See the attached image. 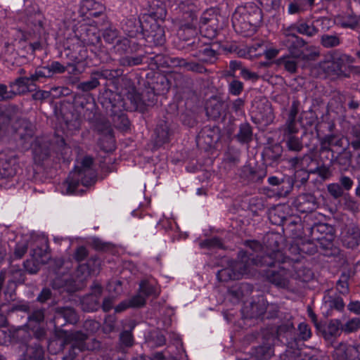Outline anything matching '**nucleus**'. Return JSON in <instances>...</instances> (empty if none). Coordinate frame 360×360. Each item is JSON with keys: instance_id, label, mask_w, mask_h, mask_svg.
Segmentation results:
<instances>
[{"instance_id": "774afa93", "label": "nucleus", "mask_w": 360, "mask_h": 360, "mask_svg": "<svg viewBox=\"0 0 360 360\" xmlns=\"http://www.w3.org/2000/svg\"><path fill=\"white\" fill-rule=\"evenodd\" d=\"M165 358V356L162 353L158 352L153 355V360H163Z\"/></svg>"}, {"instance_id": "58836bf2", "label": "nucleus", "mask_w": 360, "mask_h": 360, "mask_svg": "<svg viewBox=\"0 0 360 360\" xmlns=\"http://www.w3.org/2000/svg\"><path fill=\"white\" fill-rule=\"evenodd\" d=\"M181 65L185 66V68L187 70L198 72H202L205 70V68L202 65H200L198 63H186L184 62V63H181Z\"/></svg>"}, {"instance_id": "49530a36", "label": "nucleus", "mask_w": 360, "mask_h": 360, "mask_svg": "<svg viewBox=\"0 0 360 360\" xmlns=\"http://www.w3.org/2000/svg\"><path fill=\"white\" fill-rule=\"evenodd\" d=\"M345 206L352 211H356L358 209L357 202L350 198H345Z\"/></svg>"}, {"instance_id": "a878e982", "label": "nucleus", "mask_w": 360, "mask_h": 360, "mask_svg": "<svg viewBox=\"0 0 360 360\" xmlns=\"http://www.w3.org/2000/svg\"><path fill=\"white\" fill-rule=\"evenodd\" d=\"M321 43L326 47H332L339 44V39L336 36L326 35L321 38Z\"/></svg>"}, {"instance_id": "7c9ffc66", "label": "nucleus", "mask_w": 360, "mask_h": 360, "mask_svg": "<svg viewBox=\"0 0 360 360\" xmlns=\"http://www.w3.org/2000/svg\"><path fill=\"white\" fill-rule=\"evenodd\" d=\"M129 302L131 307H139L145 304L146 299L144 295L139 292L138 295L129 300Z\"/></svg>"}, {"instance_id": "69168bd1", "label": "nucleus", "mask_w": 360, "mask_h": 360, "mask_svg": "<svg viewBox=\"0 0 360 360\" xmlns=\"http://www.w3.org/2000/svg\"><path fill=\"white\" fill-rule=\"evenodd\" d=\"M141 62H142V58H141V57L133 58L129 61V64L132 65H139V64L141 63Z\"/></svg>"}, {"instance_id": "e2e57ef3", "label": "nucleus", "mask_w": 360, "mask_h": 360, "mask_svg": "<svg viewBox=\"0 0 360 360\" xmlns=\"http://www.w3.org/2000/svg\"><path fill=\"white\" fill-rule=\"evenodd\" d=\"M233 108L236 111L240 110L241 106L243 105V101L241 99H238L233 103Z\"/></svg>"}, {"instance_id": "79ce46f5", "label": "nucleus", "mask_w": 360, "mask_h": 360, "mask_svg": "<svg viewBox=\"0 0 360 360\" xmlns=\"http://www.w3.org/2000/svg\"><path fill=\"white\" fill-rule=\"evenodd\" d=\"M51 290L48 288H44L37 297V300L40 302H44L51 297Z\"/></svg>"}, {"instance_id": "dca6fc26", "label": "nucleus", "mask_w": 360, "mask_h": 360, "mask_svg": "<svg viewBox=\"0 0 360 360\" xmlns=\"http://www.w3.org/2000/svg\"><path fill=\"white\" fill-rule=\"evenodd\" d=\"M16 160L11 158L8 160L1 159L0 167L5 171V175L13 176L16 172Z\"/></svg>"}, {"instance_id": "6e6552de", "label": "nucleus", "mask_w": 360, "mask_h": 360, "mask_svg": "<svg viewBox=\"0 0 360 360\" xmlns=\"http://www.w3.org/2000/svg\"><path fill=\"white\" fill-rule=\"evenodd\" d=\"M341 60L337 55H330L320 64V67L328 75L330 73L339 75L341 72Z\"/></svg>"}, {"instance_id": "5701e85b", "label": "nucleus", "mask_w": 360, "mask_h": 360, "mask_svg": "<svg viewBox=\"0 0 360 360\" xmlns=\"http://www.w3.org/2000/svg\"><path fill=\"white\" fill-rule=\"evenodd\" d=\"M51 77V71L49 67H42L37 69L35 72V74L31 75L32 82H34L38 80L42 77Z\"/></svg>"}, {"instance_id": "a211bd4d", "label": "nucleus", "mask_w": 360, "mask_h": 360, "mask_svg": "<svg viewBox=\"0 0 360 360\" xmlns=\"http://www.w3.org/2000/svg\"><path fill=\"white\" fill-rule=\"evenodd\" d=\"M30 82H32L31 76L30 77H25L17 79L12 86L13 91H16L18 93L26 91Z\"/></svg>"}, {"instance_id": "c756f323", "label": "nucleus", "mask_w": 360, "mask_h": 360, "mask_svg": "<svg viewBox=\"0 0 360 360\" xmlns=\"http://www.w3.org/2000/svg\"><path fill=\"white\" fill-rule=\"evenodd\" d=\"M327 188L330 194L335 198H338L343 194L342 188L338 184H330Z\"/></svg>"}, {"instance_id": "aec40b11", "label": "nucleus", "mask_w": 360, "mask_h": 360, "mask_svg": "<svg viewBox=\"0 0 360 360\" xmlns=\"http://www.w3.org/2000/svg\"><path fill=\"white\" fill-rule=\"evenodd\" d=\"M151 32L148 37L151 38V41L155 45H161L165 42V34L163 29L160 26H156V30Z\"/></svg>"}, {"instance_id": "c9c22d12", "label": "nucleus", "mask_w": 360, "mask_h": 360, "mask_svg": "<svg viewBox=\"0 0 360 360\" xmlns=\"http://www.w3.org/2000/svg\"><path fill=\"white\" fill-rule=\"evenodd\" d=\"M242 89L243 84L238 80H233L229 84V91L233 95H238Z\"/></svg>"}, {"instance_id": "9d476101", "label": "nucleus", "mask_w": 360, "mask_h": 360, "mask_svg": "<svg viewBox=\"0 0 360 360\" xmlns=\"http://www.w3.org/2000/svg\"><path fill=\"white\" fill-rule=\"evenodd\" d=\"M103 10V6L94 0H83L81 2L80 12L82 15H89V17H96Z\"/></svg>"}, {"instance_id": "052dcab7", "label": "nucleus", "mask_w": 360, "mask_h": 360, "mask_svg": "<svg viewBox=\"0 0 360 360\" xmlns=\"http://www.w3.org/2000/svg\"><path fill=\"white\" fill-rule=\"evenodd\" d=\"M43 356V349L39 346H37L35 347L34 354L33 355V358L36 359H39Z\"/></svg>"}, {"instance_id": "0e129e2a", "label": "nucleus", "mask_w": 360, "mask_h": 360, "mask_svg": "<svg viewBox=\"0 0 360 360\" xmlns=\"http://www.w3.org/2000/svg\"><path fill=\"white\" fill-rule=\"evenodd\" d=\"M165 342V338L162 335H159L157 336V342L156 345L157 346H162Z\"/></svg>"}, {"instance_id": "8fccbe9b", "label": "nucleus", "mask_w": 360, "mask_h": 360, "mask_svg": "<svg viewBox=\"0 0 360 360\" xmlns=\"http://www.w3.org/2000/svg\"><path fill=\"white\" fill-rule=\"evenodd\" d=\"M240 75L245 79H256L257 77L256 74L251 72L246 69H242Z\"/></svg>"}, {"instance_id": "338daca9", "label": "nucleus", "mask_w": 360, "mask_h": 360, "mask_svg": "<svg viewBox=\"0 0 360 360\" xmlns=\"http://www.w3.org/2000/svg\"><path fill=\"white\" fill-rule=\"evenodd\" d=\"M268 181L270 184L276 186L279 184V179L276 176H271L268 179Z\"/></svg>"}, {"instance_id": "a18cd8bd", "label": "nucleus", "mask_w": 360, "mask_h": 360, "mask_svg": "<svg viewBox=\"0 0 360 360\" xmlns=\"http://www.w3.org/2000/svg\"><path fill=\"white\" fill-rule=\"evenodd\" d=\"M348 309L356 314H360V302L355 301L350 302L348 304Z\"/></svg>"}, {"instance_id": "2eb2a0df", "label": "nucleus", "mask_w": 360, "mask_h": 360, "mask_svg": "<svg viewBox=\"0 0 360 360\" xmlns=\"http://www.w3.org/2000/svg\"><path fill=\"white\" fill-rule=\"evenodd\" d=\"M101 287L99 285H96L92 290V293L90 295V298L94 300V302L90 306H85L86 300L82 301L83 309L84 310L91 311H94L97 309L98 306V297L101 294Z\"/></svg>"}, {"instance_id": "39448f33", "label": "nucleus", "mask_w": 360, "mask_h": 360, "mask_svg": "<svg viewBox=\"0 0 360 360\" xmlns=\"http://www.w3.org/2000/svg\"><path fill=\"white\" fill-rule=\"evenodd\" d=\"M88 340L86 334L81 332L71 333L67 338V342L72 344V348L78 349L79 351L94 349L99 346V343L94 340V345H89L86 342Z\"/></svg>"}, {"instance_id": "bf43d9fd", "label": "nucleus", "mask_w": 360, "mask_h": 360, "mask_svg": "<svg viewBox=\"0 0 360 360\" xmlns=\"http://www.w3.org/2000/svg\"><path fill=\"white\" fill-rule=\"evenodd\" d=\"M316 172L323 179H327L329 176V170L326 167L317 168Z\"/></svg>"}, {"instance_id": "37998d69", "label": "nucleus", "mask_w": 360, "mask_h": 360, "mask_svg": "<svg viewBox=\"0 0 360 360\" xmlns=\"http://www.w3.org/2000/svg\"><path fill=\"white\" fill-rule=\"evenodd\" d=\"M340 181L346 190H350L353 186V181L348 176H342L340 179Z\"/></svg>"}, {"instance_id": "f8f14e48", "label": "nucleus", "mask_w": 360, "mask_h": 360, "mask_svg": "<svg viewBox=\"0 0 360 360\" xmlns=\"http://www.w3.org/2000/svg\"><path fill=\"white\" fill-rule=\"evenodd\" d=\"M342 330H343L340 321L337 319H333L326 326L324 333L327 337H333L339 335Z\"/></svg>"}, {"instance_id": "c85d7f7f", "label": "nucleus", "mask_w": 360, "mask_h": 360, "mask_svg": "<svg viewBox=\"0 0 360 360\" xmlns=\"http://www.w3.org/2000/svg\"><path fill=\"white\" fill-rule=\"evenodd\" d=\"M201 248H221L222 244L221 240L218 238H212L200 243Z\"/></svg>"}, {"instance_id": "7ed1b4c3", "label": "nucleus", "mask_w": 360, "mask_h": 360, "mask_svg": "<svg viewBox=\"0 0 360 360\" xmlns=\"http://www.w3.org/2000/svg\"><path fill=\"white\" fill-rule=\"evenodd\" d=\"M297 30V32L307 36H313L317 32V30L311 25L305 22H300L292 25L283 31L285 39L283 40V44L288 47L290 54L295 57H299L300 51L298 48L303 44L302 40L296 36L292 31Z\"/></svg>"}, {"instance_id": "4c0bfd02", "label": "nucleus", "mask_w": 360, "mask_h": 360, "mask_svg": "<svg viewBox=\"0 0 360 360\" xmlns=\"http://www.w3.org/2000/svg\"><path fill=\"white\" fill-rule=\"evenodd\" d=\"M120 340L126 346H131L133 342L131 333L129 331H124L120 335Z\"/></svg>"}, {"instance_id": "f257e3e1", "label": "nucleus", "mask_w": 360, "mask_h": 360, "mask_svg": "<svg viewBox=\"0 0 360 360\" xmlns=\"http://www.w3.org/2000/svg\"><path fill=\"white\" fill-rule=\"evenodd\" d=\"M239 261H231L228 266L217 272V278L224 282L231 280H239L243 277H249L253 275L255 266L266 265L271 267L266 272L268 280L280 287L287 286L290 274L285 266L281 267V262L285 263L283 253L281 251H274L272 254L263 256L258 259L252 256L249 252H240Z\"/></svg>"}, {"instance_id": "6e6d98bb", "label": "nucleus", "mask_w": 360, "mask_h": 360, "mask_svg": "<svg viewBox=\"0 0 360 360\" xmlns=\"http://www.w3.org/2000/svg\"><path fill=\"white\" fill-rule=\"evenodd\" d=\"M338 290L342 294H345L348 291V285L346 282L339 281L337 285Z\"/></svg>"}, {"instance_id": "4d7b16f0", "label": "nucleus", "mask_w": 360, "mask_h": 360, "mask_svg": "<svg viewBox=\"0 0 360 360\" xmlns=\"http://www.w3.org/2000/svg\"><path fill=\"white\" fill-rule=\"evenodd\" d=\"M112 307V298H105L103 302V309L104 311H108Z\"/></svg>"}, {"instance_id": "2f4dec72", "label": "nucleus", "mask_w": 360, "mask_h": 360, "mask_svg": "<svg viewBox=\"0 0 360 360\" xmlns=\"http://www.w3.org/2000/svg\"><path fill=\"white\" fill-rule=\"evenodd\" d=\"M281 62L283 63L285 68L290 72H294L297 68V64L294 59L290 57H285L281 58Z\"/></svg>"}, {"instance_id": "20e7f679", "label": "nucleus", "mask_w": 360, "mask_h": 360, "mask_svg": "<svg viewBox=\"0 0 360 360\" xmlns=\"http://www.w3.org/2000/svg\"><path fill=\"white\" fill-rule=\"evenodd\" d=\"M260 10L252 4L238 6L232 16V24L236 31L242 32L248 25H256L261 20Z\"/></svg>"}, {"instance_id": "b1692460", "label": "nucleus", "mask_w": 360, "mask_h": 360, "mask_svg": "<svg viewBox=\"0 0 360 360\" xmlns=\"http://www.w3.org/2000/svg\"><path fill=\"white\" fill-rule=\"evenodd\" d=\"M352 235V236H347L345 240L347 245L351 248L357 246L360 242V233L358 230L354 231Z\"/></svg>"}, {"instance_id": "4be33fe9", "label": "nucleus", "mask_w": 360, "mask_h": 360, "mask_svg": "<svg viewBox=\"0 0 360 360\" xmlns=\"http://www.w3.org/2000/svg\"><path fill=\"white\" fill-rule=\"evenodd\" d=\"M360 329V319L353 318L346 322L342 326V330L347 333H352Z\"/></svg>"}, {"instance_id": "bb28decb", "label": "nucleus", "mask_w": 360, "mask_h": 360, "mask_svg": "<svg viewBox=\"0 0 360 360\" xmlns=\"http://www.w3.org/2000/svg\"><path fill=\"white\" fill-rule=\"evenodd\" d=\"M337 22L342 27L354 28L358 23V19L356 16L349 15L342 20H337Z\"/></svg>"}, {"instance_id": "a19ab883", "label": "nucleus", "mask_w": 360, "mask_h": 360, "mask_svg": "<svg viewBox=\"0 0 360 360\" xmlns=\"http://www.w3.org/2000/svg\"><path fill=\"white\" fill-rule=\"evenodd\" d=\"M130 99H131L132 106L129 107V106L127 105L126 103H124L123 108L124 110L137 109L139 107V102L140 101V96L137 94H135L134 96L133 99L132 98H130Z\"/></svg>"}, {"instance_id": "13d9d810", "label": "nucleus", "mask_w": 360, "mask_h": 360, "mask_svg": "<svg viewBox=\"0 0 360 360\" xmlns=\"http://www.w3.org/2000/svg\"><path fill=\"white\" fill-rule=\"evenodd\" d=\"M115 323L112 321V318L108 317L105 321V330L111 331L114 329Z\"/></svg>"}, {"instance_id": "f03ea898", "label": "nucleus", "mask_w": 360, "mask_h": 360, "mask_svg": "<svg viewBox=\"0 0 360 360\" xmlns=\"http://www.w3.org/2000/svg\"><path fill=\"white\" fill-rule=\"evenodd\" d=\"M93 159L85 157L72 171L67 180L63 184L62 193L66 195H81L85 188L91 186L96 181L94 171L91 168Z\"/></svg>"}, {"instance_id": "680f3d73", "label": "nucleus", "mask_w": 360, "mask_h": 360, "mask_svg": "<svg viewBox=\"0 0 360 360\" xmlns=\"http://www.w3.org/2000/svg\"><path fill=\"white\" fill-rule=\"evenodd\" d=\"M108 139L109 146L108 147L102 146L103 149L105 151H110L114 148V141H113L112 136L111 135H110L108 137Z\"/></svg>"}, {"instance_id": "864d4df0", "label": "nucleus", "mask_w": 360, "mask_h": 360, "mask_svg": "<svg viewBox=\"0 0 360 360\" xmlns=\"http://www.w3.org/2000/svg\"><path fill=\"white\" fill-rule=\"evenodd\" d=\"M129 307H131L129 305V300H125L116 306L115 310L116 312H121Z\"/></svg>"}, {"instance_id": "e433bc0d", "label": "nucleus", "mask_w": 360, "mask_h": 360, "mask_svg": "<svg viewBox=\"0 0 360 360\" xmlns=\"http://www.w3.org/2000/svg\"><path fill=\"white\" fill-rule=\"evenodd\" d=\"M49 68L51 76L55 73H63L66 70V68L57 61L52 63Z\"/></svg>"}, {"instance_id": "1a4fd4ad", "label": "nucleus", "mask_w": 360, "mask_h": 360, "mask_svg": "<svg viewBox=\"0 0 360 360\" xmlns=\"http://www.w3.org/2000/svg\"><path fill=\"white\" fill-rule=\"evenodd\" d=\"M250 53L253 56H260L264 55L266 59L275 58L279 53V50L272 47H268L264 43L257 44L252 46Z\"/></svg>"}, {"instance_id": "412c9836", "label": "nucleus", "mask_w": 360, "mask_h": 360, "mask_svg": "<svg viewBox=\"0 0 360 360\" xmlns=\"http://www.w3.org/2000/svg\"><path fill=\"white\" fill-rule=\"evenodd\" d=\"M287 146L290 150L299 151L302 149V144L301 140L298 137L294 135H290L288 136L287 139Z\"/></svg>"}, {"instance_id": "09e8293b", "label": "nucleus", "mask_w": 360, "mask_h": 360, "mask_svg": "<svg viewBox=\"0 0 360 360\" xmlns=\"http://www.w3.org/2000/svg\"><path fill=\"white\" fill-rule=\"evenodd\" d=\"M112 289L115 291L116 294H119L122 290L120 283L119 281H115L109 283L108 290L111 292Z\"/></svg>"}, {"instance_id": "0eeeda50", "label": "nucleus", "mask_w": 360, "mask_h": 360, "mask_svg": "<svg viewBox=\"0 0 360 360\" xmlns=\"http://www.w3.org/2000/svg\"><path fill=\"white\" fill-rule=\"evenodd\" d=\"M49 146L44 138H37L32 143L31 149L36 162H40L49 155Z\"/></svg>"}, {"instance_id": "f3484780", "label": "nucleus", "mask_w": 360, "mask_h": 360, "mask_svg": "<svg viewBox=\"0 0 360 360\" xmlns=\"http://www.w3.org/2000/svg\"><path fill=\"white\" fill-rule=\"evenodd\" d=\"M57 319L59 316H61L67 322H75L77 321V315L74 309L70 307H65L59 309L57 311Z\"/></svg>"}, {"instance_id": "c03bdc74", "label": "nucleus", "mask_w": 360, "mask_h": 360, "mask_svg": "<svg viewBox=\"0 0 360 360\" xmlns=\"http://www.w3.org/2000/svg\"><path fill=\"white\" fill-rule=\"evenodd\" d=\"M44 314L42 310L35 311L30 317V321H34L36 322H40L44 320Z\"/></svg>"}, {"instance_id": "f704fd0d", "label": "nucleus", "mask_w": 360, "mask_h": 360, "mask_svg": "<svg viewBox=\"0 0 360 360\" xmlns=\"http://www.w3.org/2000/svg\"><path fill=\"white\" fill-rule=\"evenodd\" d=\"M258 2L265 7L267 10L269 9H276L278 8L280 4V0H257Z\"/></svg>"}, {"instance_id": "423d86ee", "label": "nucleus", "mask_w": 360, "mask_h": 360, "mask_svg": "<svg viewBox=\"0 0 360 360\" xmlns=\"http://www.w3.org/2000/svg\"><path fill=\"white\" fill-rule=\"evenodd\" d=\"M49 258L48 252H43L41 249H36L33 252L32 259L25 262V268L29 273L35 274L39 270V265L46 263Z\"/></svg>"}, {"instance_id": "3c124183", "label": "nucleus", "mask_w": 360, "mask_h": 360, "mask_svg": "<svg viewBox=\"0 0 360 360\" xmlns=\"http://www.w3.org/2000/svg\"><path fill=\"white\" fill-rule=\"evenodd\" d=\"M300 11V7L297 4L290 3L288 6V12L289 14L292 15L297 13Z\"/></svg>"}, {"instance_id": "473e14b6", "label": "nucleus", "mask_w": 360, "mask_h": 360, "mask_svg": "<svg viewBox=\"0 0 360 360\" xmlns=\"http://www.w3.org/2000/svg\"><path fill=\"white\" fill-rule=\"evenodd\" d=\"M99 84L97 79L93 78L89 81L81 83L79 86L83 91H89L96 88Z\"/></svg>"}, {"instance_id": "9b49d317", "label": "nucleus", "mask_w": 360, "mask_h": 360, "mask_svg": "<svg viewBox=\"0 0 360 360\" xmlns=\"http://www.w3.org/2000/svg\"><path fill=\"white\" fill-rule=\"evenodd\" d=\"M140 293L144 297L149 295L157 296L159 294V289L154 280H145L141 282L139 285Z\"/></svg>"}, {"instance_id": "de8ad7c7", "label": "nucleus", "mask_w": 360, "mask_h": 360, "mask_svg": "<svg viewBox=\"0 0 360 360\" xmlns=\"http://www.w3.org/2000/svg\"><path fill=\"white\" fill-rule=\"evenodd\" d=\"M246 245L254 252H257L262 248L261 244L259 242L255 240L247 242Z\"/></svg>"}, {"instance_id": "4468645a", "label": "nucleus", "mask_w": 360, "mask_h": 360, "mask_svg": "<svg viewBox=\"0 0 360 360\" xmlns=\"http://www.w3.org/2000/svg\"><path fill=\"white\" fill-rule=\"evenodd\" d=\"M323 300V305L326 308L341 311L345 307L344 302L340 297L325 296Z\"/></svg>"}, {"instance_id": "393cba45", "label": "nucleus", "mask_w": 360, "mask_h": 360, "mask_svg": "<svg viewBox=\"0 0 360 360\" xmlns=\"http://www.w3.org/2000/svg\"><path fill=\"white\" fill-rule=\"evenodd\" d=\"M252 131L249 126L244 125L240 127L238 136L240 141L247 142L250 139Z\"/></svg>"}, {"instance_id": "cd10ccee", "label": "nucleus", "mask_w": 360, "mask_h": 360, "mask_svg": "<svg viewBox=\"0 0 360 360\" xmlns=\"http://www.w3.org/2000/svg\"><path fill=\"white\" fill-rule=\"evenodd\" d=\"M299 337L302 340H306L311 337V330L307 324L301 323L298 326Z\"/></svg>"}, {"instance_id": "6ab92c4d", "label": "nucleus", "mask_w": 360, "mask_h": 360, "mask_svg": "<svg viewBox=\"0 0 360 360\" xmlns=\"http://www.w3.org/2000/svg\"><path fill=\"white\" fill-rule=\"evenodd\" d=\"M155 132L160 142L165 143L168 141L170 136V131L166 124L157 127Z\"/></svg>"}, {"instance_id": "ea45409f", "label": "nucleus", "mask_w": 360, "mask_h": 360, "mask_svg": "<svg viewBox=\"0 0 360 360\" xmlns=\"http://www.w3.org/2000/svg\"><path fill=\"white\" fill-rule=\"evenodd\" d=\"M13 94V91H8L5 85L0 84V101L11 98Z\"/></svg>"}, {"instance_id": "603ef678", "label": "nucleus", "mask_w": 360, "mask_h": 360, "mask_svg": "<svg viewBox=\"0 0 360 360\" xmlns=\"http://www.w3.org/2000/svg\"><path fill=\"white\" fill-rule=\"evenodd\" d=\"M86 255V250L84 247H79L75 252V258L77 260L82 259Z\"/></svg>"}, {"instance_id": "ddd939ff", "label": "nucleus", "mask_w": 360, "mask_h": 360, "mask_svg": "<svg viewBox=\"0 0 360 360\" xmlns=\"http://www.w3.org/2000/svg\"><path fill=\"white\" fill-rule=\"evenodd\" d=\"M222 105L217 99L213 98L207 103L206 112L208 117L211 118H217L221 114Z\"/></svg>"}, {"instance_id": "72a5a7b5", "label": "nucleus", "mask_w": 360, "mask_h": 360, "mask_svg": "<svg viewBox=\"0 0 360 360\" xmlns=\"http://www.w3.org/2000/svg\"><path fill=\"white\" fill-rule=\"evenodd\" d=\"M298 131L297 127L295 126V115H290V117L287 122L286 132L288 136L293 135Z\"/></svg>"}, {"instance_id": "5fc2aeb1", "label": "nucleus", "mask_w": 360, "mask_h": 360, "mask_svg": "<svg viewBox=\"0 0 360 360\" xmlns=\"http://www.w3.org/2000/svg\"><path fill=\"white\" fill-rule=\"evenodd\" d=\"M27 251V247L25 245H18L15 250V255L17 257H22Z\"/></svg>"}]
</instances>
